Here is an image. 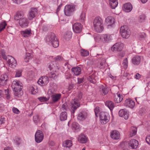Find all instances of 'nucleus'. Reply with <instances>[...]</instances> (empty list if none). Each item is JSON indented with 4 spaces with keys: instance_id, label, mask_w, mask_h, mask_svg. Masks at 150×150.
<instances>
[{
    "instance_id": "34",
    "label": "nucleus",
    "mask_w": 150,
    "mask_h": 150,
    "mask_svg": "<svg viewBox=\"0 0 150 150\" xmlns=\"http://www.w3.org/2000/svg\"><path fill=\"white\" fill-rule=\"evenodd\" d=\"M59 118L60 120L64 121L66 120L67 118V114L66 112H62L60 115Z\"/></svg>"
},
{
    "instance_id": "36",
    "label": "nucleus",
    "mask_w": 150,
    "mask_h": 150,
    "mask_svg": "<svg viewBox=\"0 0 150 150\" xmlns=\"http://www.w3.org/2000/svg\"><path fill=\"white\" fill-rule=\"evenodd\" d=\"M72 141L71 140H67L63 142V146L64 147H70L72 146Z\"/></svg>"
},
{
    "instance_id": "9",
    "label": "nucleus",
    "mask_w": 150,
    "mask_h": 150,
    "mask_svg": "<svg viewBox=\"0 0 150 150\" xmlns=\"http://www.w3.org/2000/svg\"><path fill=\"white\" fill-rule=\"evenodd\" d=\"M123 47V44L121 42H117L115 44L111 47V50L112 52L117 51H121Z\"/></svg>"
},
{
    "instance_id": "59",
    "label": "nucleus",
    "mask_w": 150,
    "mask_h": 150,
    "mask_svg": "<svg viewBox=\"0 0 150 150\" xmlns=\"http://www.w3.org/2000/svg\"><path fill=\"white\" fill-rule=\"evenodd\" d=\"M13 112L15 113L18 114L19 113L20 111L19 110L16 108H13L12 109Z\"/></svg>"
},
{
    "instance_id": "61",
    "label": "nucleus",
    "mask_w": 150,
    "mask_h": 150,
    "mask_svg": "<svg viewBox=\"0 0 150 150\" xmlns=\"http://www.w3.org/2000/svg\"><path fill=\"white\" fill-rule=\"evenodd\" d=\"M38 83L40 85L41 84L42 86L45 85V84H44V81H43L42 79H40L38 81Z\"/></svg>"
},
{
    "instance_id": "30",
    "label": "nucleus",
    "mask_w": 150,
    "mask_h": 150,
    "mask_svg": "<svg viewBox=\"0 0 150 150\" xmlns=\"http://www.w3.org/2000/svg\"><path fill=\"white\" fill-rule=\"evenodd\" d=\"M123 99L122 96L119 94H117V95H115L114 98L115 101L117 103H120L122 100Z\"/></svg>"
},
{
    "instance_id": "18",
    "label": "nucleus",
    "mask_w": 150,
    "mask_h": 150,
    "mask_svg": "<svg viewBox=\"0 0 150 150\" xmlns=\"http://www.w3.org/2000/svg\"><path fill=\"white\" fill-rule=\"evenodd\" d=\"M58 74L57 71L53 70L48 74L47 76L50 78L55 80L57 78Z\"/></svg>"
},
{
    "instance_id": "17",
    "label": "nucleus",
    "mask_w": 150,
    "mask_h": 150,
    "mask_svg": "<svg viewBox=\"0 0 150 150\" xmlns=\"http://www.w3.org/2000/svg\"><path fill=\"white\" fill-rule=\"evenodd\" d=\"M37 13V10L35 8H32L28 14V18L30 20L34 18Z\"/></svg>"
},
{
    "instance_id": "31",
    "label": "nucleus",
    "mask_w": 150,
    "mask_h": 150,
    "mask_svg": "<svg viewBox=\"0 0 150 150\" xmlns=\"http://www.w3.org/2000/svg\"><path fill=\"white\" fill-rule=\"evenodd\" d=\"M24 13L22 11H19L17 12L15 16L14 19L16 20H20L24 17Z\"/></svg>"
},
{
    "instance_id": "20",
    "label": "nucleus",
    "mask_w": 150,
    "mask_h": 150,
    "mask_svg": "<svg viewBox=\"0 0 150 150\" xmlns=\"http://www.w3.org/2000/svg\"><path fill=\"white\" fill-rule=\"evenodd\" d=\"M128 144L132 149H135L138 147L139 143L137 140L135 139H132L128 142Z\"/></svg>"
},
{
    "instance_id": "1",
    "label": "nucleus",
    "mask_w": 150,
    "mask_h": 150,
    "mask_svg": "<svg viewBox=\"0 0 150 150\" xmlns=\"http://www.w3.org/2000/svg\"><path fill=\"white\" fill-rule=\"evenodd\" d=\"M11 86L14 91V94L15 96L20 97L23 94L22 89L23 88L22 84L18 81H14L12 83Z\"/></svg>"
},
{
    "instance_id": "47",
    "label": "nucleus",
    "mask_w": 150,
    "mask_h": 150,
    "mask_svg": "<svg viewBox=\"0 0 150 150\" xmlns=\"http://www.w3.org/2000/svg\"><path fill=\"white\" fill-rule=\"evenodd\" d=\"M22 71L21 70H17L16 71V74L15 76L16 77H20L22 75Z\"/></svg>"
},
{
    "instance_id": "4",
    "label": "nucleus",
    "mask_w": 150,
    "mask_h": 150,
    "mask_svg": "<svg viewBox=\"0 0 150 150\" xmlns=\"http://www.w3.org/2000/svg\"><path fill=\"white\" fill-rule=\"evenodd\" d=\"M93 24L96 31L100 33L103 31L104 28L103 26V21L100 17H96L93 20Z\"/></svg>"
},
{
    "instance_id": "29",
    "label": "nucleus",
    "mask_w": 150,
    "mask_h": 150,
    "mask_svg": "<svg viewBox=\"0 0 150 150\" xmlns=\"http://www.w3.org/2000/svg\"><path fill=\"white\" fill-rule=\"evenodd\" d=\"M78 141L82 143H85L88 141V138L83 134H81L79 136Z\"/></svg>"
},
{
    "instance_id": "23",
    "label": "nucleus",
    "mask_w": 150,
    "mask_h": 150,
    "mask_svg": "<svg viewBox=\"0 0 150 150\" xmlns=\"http://www.w3.org/2000/svg\"><path fill=\"white\" fill-rule=\"evenodd\" d=\"M48 68H49L50 70L52 69L53 70H58L59 69V67L58 64H57L54 61H52L50 63L48 66Z\"/></svg>"
},
{
    "instance_id": "24",
    "label": "nucleus",
    "mask_w": 150,
    "mask_h": 150,
    "mask_svg": "<svg viewBox=\"0 0 150 150\" xmlns=\"http://www.w3.org/2000/svg\"><path fill=\"white\" fill-rule=\"evenodd\" d=\"M31 30L30 29H26L20 32L21 35L24 38L29 37L31 34Z\"/></svg>"
},
{
    "instance_id": "32",
    "label": "nucleus",
    "mask_w": 150,
    "mask_h": 150,
    "mask_svg": "<svg viewBox=\"0 0 150 150\" xmlns=\"http://www.w3.org/2000/svg\"><path fill=\"white\" fill-rule=\"evenodd\" d=\"M105 105L111 110H112L114 107V103L112 101L108 100L105 103Z\"/></svg>"
},
{
    "instance_id": "38",
    "label": "nucleus",
    "mask_w": 150,
    "mask_h": 150,
    "mask_svg": "<svg viewBox=\"0 0 150 150\" xmlns=\"http://www.w3.org/2000/svg\"><path fill=\"white\" fill-rule=\"evenodd\" d=\"M63 58L61 56H57L56 57L54 58L53 60L55 63L56 62H60L62 61Z\"/></svg>"
},
{
    "instance_id": "45",
    "label": "nucleus",
    "mask_w": 150,
    "mask_h": 150,
    "mask_svg": "<svg viewBox=\"0 0 150 150\" xmlns=\"http://www.w3.org/2000/svg\"><path fill=\"white\" fill-rule=\"evenodd\" d=\"M0 79L6 80V81H7L8 79V75L7 74H2L1 76Z\"/></svg>"
},
{
    "instance_id": "62",
    "label": "nucleus",
    "mask_w": 150,
    "mask_h": 150,
    "mask_svg": "<svg viewBox=\"0 0 150 150\" xmlns=\"http://www.w3.org/2000/svg\"><path fill=\"white\" fill-rule=\"evenodd\" d=\"M146 142L149 144H150V135L146 137Z\"/></svg>"
},
{
    "instance_id": "64",
    "label": "nucleus",
    "mask_w": 150,
    "mask_h": 150,
    "mask_svg": "<svg viewBox=\"0 0 150 150\" xmlns=\"http://www.w3.org/2000/svg\"><path fill=\"white\" fill-rule=\"evenodd\" d=\"M48 28L46 25H44L42 27V30L43 31H46L47 30Z\"/></svg>"
},
{
    "instance_id": "50",
    "label": "nucleus",
    "mask_w": 150,
    "mask_h": 150,
    "mask_svg": "<svg viewBox=\"0 0 150 150\" xmlns=\"http://www.w3.org/2000/svg\"><path fill=\"white\" fill-rule=\"evenodd\" d=\"M6 24L5 23H2L0 24V32L5 28Z\"/></svg>"
},
{
    "instance_id": "44",
    "label": "nucleus",
    "mask_w": 150,
    "mask_h": 150,
    "mask_svg": "<svg viewBox=\"0 0 150 150\" xmlns=\"http://www.w3.org/2000/svg\"><path fill=\"white\" fill-rule=\"evenodd\" d=\"M61 109L62 110H67L68 109L67 104L65 102L61 106Z\"/></svg>"
},
{
    "instance_id": "43",
    "label": "nucleus",
    "mask_w": 150,
    "mask_h": 150,
    "mask_svg": "<svg viewBox=\"0 0 150 150\" xmlns=\"http://www.w3.org/2000/svg\"><path fill=\"white\" fill-rule=\"evenodd\" d=\"M85 19V14L84 12H82L81 14L80 20L81 22H83Z\"/></svg>"
},
{
    "instance_id": "11",
    "label": "nucleus",
    "mask_w": 150,
    "mask_h": 150,
    "mask_svg": "<svg viewBox=\"0 0 150 150\" xmlns=\"http://www.w3.org/2000/svg\"><path fill=\"white\" fill-rule=\"evenodd\" d=\"M7 63L9 66L13 68L17 65V62L15 59L11 56H8L7 57Z\"/></svg>"
},
{
    "instance_id": "46",
    "label": "nucleus",
    "mask_w": 150,
    "mask_h": 150,
    "mask_svg": "<svg viewBox=\"0 0 150 150\" xmlns=\"http://www.w3.org/2000/svg\"><path fill=\"white\" fill-rule=\"evenodd\" d=\"M72 127L74 129L77 130L79 129V126L77 123L74 122L72 124Z\"/></svg>"
},
{
    "instance_id": "54",
    "label": "nucleus",
    "mask_w": 150,
    "mask_h": 150,
    "mask_svg": "<svg viewBox=\"0 0 150 150\" xmlns=\"http://www.w3.org/2000/svg\"><path fill=\"white\" fill-rule=\"evenodd\" d=\"M48 77V76H45L44 78H42V80L43 81H44V84H45V85L47 84L49 82Z\"/></svg>"
},
{
    "instance_id": "7",
    "label": "nucleus",
    "mask_w": 150,
    "mask_h": 150,
    "mask_svg": "<svg viewBox=\"0 0 150 150\" xmlns=\"http://www.w3.org/2000/svg\"><path fill=\"white\" fill-rule=\"evenodd\" d=\"M35 136V141L38 143L41 142L44 138L43 134L42 131L40 130H38L36 132Z\"/></svg>"
},
{
    "instance_id": "13",
    "label": "nucleus",
    "mask_w": 150,
    "mask_h": 150,
    "mask_svg": "<svg viewBox=\"0 0 150 150\" xmlns=\"http://www.w3.org/2000/svg\"><path fill=\"white\" fill-rule=\"evenodd\" d=\"M87 114L86 112L83 111H79L77 115V119L79 121H83L86 118Z\"/></svg>"
},
{
    "instance_id": "6",
    "label": "nucleus",
    "mask_w": 150,
    "mask_h": 150,
    "mask_svg": "<svg viewBox=\"0 0 150 150\" xmlns=\"http://www.w3.org/2000/svg\"><path fill=\"white\" fill-rule=\"evenodd\" d=\"M99 117L101 122L104 124H106L109 121V115L106 112H100L99 114Z\"/></svg>"
},
{
    "instance_id": "56",
    "label": "nucleus",
    "mask_w": 150,
    "mask_h": 150,
    "mask_svg": "<svg viewBox=\"0 0 150 150\" xmlns=\"http://www.w3.org/2000/svg\"><path fill=\"white\" fill-rule=\"evenodd\" d=\"M0 124L2 125L5 123V120L4 117L1 116L0 118Z\"/></svg>"
},
{
    "instance_id": "57",
    "label": "nucleus",
    "mask_w": 150,
    "mask_h": 150,
    "mask_svg": "<svg viewBox=\"0 0 150 150\" xmlns=\"http://www.w3.org/2000/svg\"><path fill=\"white\" fill-rule=\"evenodd\" d=\"M94 112L96 116L98 117V115L99 114V108L96 107L94 109Z\"/></svg>"
},
{
    "instance_id": "40",
    "label": "nucleus",
    "mask_w": 150,
    "mask_h": 150,
    "mask_svg": "<svg viewBox=\"0 0 150 150\" xmlns=\"http://www.w3.org/2000/svg\"><path fill=\"white\" fill-rule=\"evenodd\" d=\"M81 55L83 57H86L89 54L88 51L84 49H82L81 51Z\"/></svg>"
},
{
    "instance_id": "21",
    "label": "nucleus",
    "mask_w": 150,
    "mask_h": 150,
    "mask_svg": "<svg viewBox=\"0 0 150 150\" xmlns=\"http://www.w3.org/2000/svg\"><path fill=\"white\" fill-rule=\"evenodd\" d=\"M28 21L27 18L23 17L19 20V23L22 28H26L28 26Z\"/></svg>"
},
{
    "instance_id": "52",
    "label": "nucleus",
    "mask_w": 150,
    "mask_h": 150,
    "mask_svg": "<svg viewBox=\"0 0 150 150\" xmlns=\"http://www.w3.org/2000/svg\"><path fill=\"white\" fill-rule=\"evenodd\" d=\"M7 81L6 80H3L0 79V85L1 86H4L6 84V82Z\"/></svg>"
},
{
    "instance_id": "60",
    "label": "nucleus",
    "mask_w": 150,
    "mask_h": 150,
    "mask_svg": "<svg viewBox=\"0 0 150 150\" xmlns=\"http://www.w3.org/2000/svg\"><path fill=\"white\" fill-rule=\"evenodd\" d=\"M78 82L77 84H80L81 83H82L83 81V78H78Z\"/></svg>"
},
{
    "instance_id": "15",
    "label": "nucleus",
    "mask_w": 150,
    "mask_h": 150,
    "mask_svg": "<svg viewBox=\"0 0 150 150\" xmlns=\"http://www.w3.org/2000/svg\"><path fill=\"white\" fill-rule=\"evenodd\" d=\"M73 30L76 33H79L81 31L82 25L80 23H76L73 25Z\"/></svg>"
},
{
    "instance_id": "58",
    "label": "nucleus",
    "mask_w": 150,
    "mask_h": 150,
    "mask_svg": "<svg viewBox=\"0 0 150 150\" xmlns=\"http://www.w3.org/2000/svg\"><path fill=\"white\" fill-rule=\"evenodd\" d=\"M33 120L34 122L37 123L39 121V117L38 115H36L33 117Z\"/></svg>"
},
{
    "instance_id": "22",
    "label": "nucleus",
    "mask_w": 150,
    "mask_h": 150,
    "mask_svg": "<svg viewBox=\"0 0 150 150\" xmlns=\"http://www.w3.org/2000/svg\"><path fill=\"white\" fill-rule=\"evenodd\" d=\"M110 137L112 139H118L120 138V134L118 131L114 130L111 132Z\"/></svg>"
},
{
    "instance_id": "27",
    "label": "nucleus",
    "mask_w": 150,
    "mask_h": 150,
    "mask_svg": "<svg viewBox=\"0 0 150 150\" xmlns=\"http://www.w3.org/2000/svg\"><path fill=\"white\" fill-rule=\"evenodd\" d=\"M71 71L75 75L78 76L81 74V69L80 67H76L72 68Z\"/></svg>"
},
{
    "instance_id": "48",
    "label": "nucleus",
    "mask_w": 150,
    "mask_h": 150,
    "mask_svg": "<svg viewBox=\"0 0 150 150\" xmlns=\"http://www.w3.org/2000/svg\"><path fill=\"white\" fill-rule=\"evenodd\" d=\"M49 98H47L45 97H41L38 98L39 100L41 102H46L49 99Z\"/></svg>"
},
{
    "instance_id": "39",
    "label": "nucleus",
    "mask_w": 150,
    "mask_h": 150,
    "mask_svg": "<svg viewBox=\"0 0 150 150\" xmlns=\"http://www.w3.org/2000/svg\"><path fill=\"white\" fill-rule=\"evenodd\" d=\"M128 62L127 58H126L123 60L122 64L125 69H127L128 67Z\"/></svg>"
},
{
    "instance_id": "10",
    "label": "nucleus",
    "mask_w": 150,
    "mask_h": 150,
    "mask_svg": "<svg viewBox=\"0 0 150 150\" xmlns=\"http://www.w3.org/2000/svg\"><path fill=\"white\" fill-rule=\"evenodd\" d=\"M62 95L60 93H54L51 96L52 103H55L58 102L60 99Z\"/></svg>"
},
{
    "instance_id": "35",
    "label": "nucleus",
    "mask_w": 150,
    "mask_h": 150,
    "mask_svg": "<svg viewBox=\"0 0 150 150\" xmlns=\"http://www.w3.org/2000/svg\"><path fill=\"white\" fill-rule=\"evenodd\" d=\"M72 36V33L70 31L66 32L64 35V38L67 41L70 40Z\"/></svg>"
},
{
    "instance_id": "26",
    "label": "nucleus",
    "mask_w": 150,
    "mask_h": 150,
    "mask_svg": "<svg viewBox=\"0 0 150 150\" xmlns=\"http://www.w3.org/2000/svg\"><path fill=\"white\" fill-rule=\"evenodd\" d=\"M100 91L103 95H105L108 92V88L105 85H101L100 86Z\"/></svg>"
},
{
    "instance_id": "28",
    "label": "nucleus",
    "mask_w": 150,
    "mask_h": 150,
    "mask_svg": "<svg viewBox=\"0 0 150 150\" xmlns=\"http://www.w3.org/2000/svg\"><path fill=\"white\" fill-rule=\"evenodd\" d=\"M132 63L135 65L139 64L140 62V57L138 55H137L134 57L132 59Z\"/></svg>"
},
{
    "instance_id": "2",
    "label": "nucleus",
    "mask_w": 150,
    "mask_h": 150,
    "mask_svg": "<svg viewBox=\"0 0 150 150\" xmlns=\"http://www.w3.org/2000/svg\"><path fill=\"white\" fill-rule=\"evenodd\" d=\"M82 93L81 92H79L78 94V98H76L73 99L70 103V111L72 114H74L75 111L80 106V104L79 100L82 98Z\"/></svg>"
},
{
    "instance_id": "55",
    "label": "nucleus",
    "mask_w": 150,
    "mask_h": 150,
    "mask_svg": "<svg viewBox=\"0 0 150 150\" xmlns=\"http://www.w3.org/2000/svg\"><path fill=\"white\" fill-rule=\"evenodd\" d=\"M6 96V97L8 99H9L10 98V95L9 94V90L8 89H5L4 90Z\"/></svg>"
},
{
    "instance_id": "41",
    "label": "nucleus",
    "mask_w": 150,
    "mask_h": 150,
    "mask_svg": "<svg viewBox=\"0 0 150 150\" xmlns=\"http://www.w3.org/2000/svg\"><path fill=\"white\" fill-rule=\"evenodd\" d=\"M88 80L91 83L94 84L95 83V80L93 76H90L87 78Z\"/></svg>"
},
{
    "instance_id": "42",
    "label": "nucleus",
    "mask_w": 150,
    "mask_h": 150,
    "mask_svg": "<svg viewBox=\"0 0 150 150\" xmlns=\"http://www.w3.org/2000/svg\"><path fill=\"white\" fill-rule=\"evenodd\" d=\"M137 132V128L135 127H133L132 128V132H131V133L130 134V137H132L134 136L136 134Z\"/></svg>"
},
{
    "instance_id": "8",
    "label": "nucleus",
    "mask_w": 150,
    "mask_h": 150,
    "mask_svg": "<svg viewBox=\"0 0 150 150\" xmlns=\"http://www.w3.org/2000/svg\"><path fill=\"white\" fill-rule=\"evenodd\" d=\"M75 9V7L73 6L70 5H66L64 8V12L66 16H69L71 15L72 12Z\"/></svg>"
},
{
    "instance_id": "37",
    "label": "nucleus",
    "mask_w": 150,
    "mask_h": 150,
    "mask_svg": "<svg viewBox=\"0 0 150 150\" xmlns=\"http://www.w3.org/2000/svg\"><path fill=\"white\" fill-rule=\"evenodd\" d=\"M32 58V56L30 53H26L24 58L25 61L26 62H28L29 60L31 59Z\"/></svg>"
},
{
    "instance_id": "33",
    "label": "nucleus",
    "mask_w": 150,
    "mask_h": 150,
    "mask_svg": "<svg viewBox=\"0 0 150 150\" xmlns=\"http://www.w3.org/2000/svg\"><path fill=\"white\" fill-rule=\"evenodd\" d=\"M109 4L111 8L114 9L117 5V0H109Z\"/></svg>"
},
{
    "instance_id": "25",
    "label": "nucleus",
    "mask_w": 150,
    "mask_h": 150,
    "mask_svg": "<svg viewBox=\"0 0 150 150\" xmlns=\"http://www.w3.org/2000/svg\"><path fill=\"white\" fill-rule=\"evenodd\" d=\"M124 11L127 12H129L131 11L132 8V6L131 4L129 3H126L123 5Z\"/></svg>"
},
{
    "instance_id": "16",
    "label": "nucleus",
    "mask_w": 150,
    "mask_h": 150,
    "mask_svg": "<svg viewBox=\"0 0 150 150\" xmlns=\"http://www.w3.org/2000/svg\"><path fill=\"white\" fill-rule=\"evenodd\" d=\"M119 115L120 117H124L125 120H127L128 118V112L125 109L120 110L119 112Z\"/></svg>"
},
{
    "instance_id": "3",
    "label": "nucleus",
    "mask_w": 150,
    "mask_h": 150,
    "mask_svg": "<svg viewBox=\"0 0 150 150\" xmlns=\"http://www.w3.org/2000/svg\"><path fill=\"white\" fill-rule=\"evenodd\" d=\"M45 40L48 44H50L54 48H57L59 46V40L53 33H49L46 37Z\"/></svg>"
},
{
    "instance_id": "63",
    "label": "nucleus",
    "mask_w": 150,
    "mask_h": 150,
    "mask_svg": "<svg viewBox=\"0 0 150 150\" xmlns=\"http://www.w3.org/2000/svg\"><path fill=\"white\" fill-rule=\"evenodd\" d=\"M140 75L139 73H137L135 76L134 78L137 79H139L140 78Z\"/></svg>"
},
{
    "instance_id": "5",
    "label": "nucleus",
    "mask_w": 150,
    "mask_h": 150,
    "mask_svg": "<svg viewBox=\"0 0 150 150\" xmlns=\"http://www.w3.org/2000/svg\"><path fill=\"white\" fill-rule=\"evenodd\" d=\"M120 33L122 36L124 38H128L130 36L131 32L126 25H124L121 27L120 29Z\"/></svg>"
},
{
    "instance_id": "14",
    "label": "nucleus",
    "mask_w": 150,
    "mask_h": 150,
    "mask_svg": "<svg viewBox=\"0 0 150 150\" xmlns=\"http://www.w3.org/2000/svg\"><path fill=\"white\" fill-rule=\"evenodd\" d=\"M115 23V20L114 18L112 16H108L105 19V24L108 27H111Z\"/></svg>"
},
{
    "instance_id": "12",
    "label": "nucleus",
    "mask_w": 150,
    "mask_h": 150,
    "mask_svg": "<svg viewBox=\"0 0 150 150\" xmlns=\"http://www.w3.org/2000/svg\"><path fill=\"white\" fill-rule=\"evenodd\" d=\"M98 38L105 42H109L112 39V37L109 34H103L101 36H98Z\"/></svg>"
},
{
    "instance_id": "51",
    "label": "nucleus",
    "mask_w": 150,
    "mask_h": 150,
    "mask_svg": "<svg viewBox=\"0 0 150 150\" xmlns=\"http://www.w3.org/2000/svg\"><path fill=\"white\" fill-rule=\"evenodd\" d=\"M125 55V53L124 51H122L118 54V56L120 58H122L124 57Z\"/></svg>"
},
{
    "instance_id": "49",
    "label": "nucleus",
    "mask_w": 150,
    "mask_h": 150,
    "mask_svg": "<svg viewBox=\"0 0 150 150\" xmlns=\"http://www.w3.org/2000/svg\"><path fill=\"white\" fill-rule=\"evenodd\" d=\"M145 16L144 15H140L139 17V21L140 22H143L145 18Z\"/></svg>"
},
{
    "instance_id": "19",
    "label": "nucleus",
    "mask_w": 150,
    "mask_h": 150,
    "mask_svg": "<svg viewBox=\"0 0 150 150\" xmlns=\"http://www.w3.org/2000/svg\"><path fill=\"white\" fill-rule=\"evenodd\" d=\"M125 106L132 108L135 105V103L133 100L130 99H126L124 103Z\"/></svg>"
},
{
    "instance_id": "53",
    "label": "nucleus",
    "mask_w": 150,
    "mask_h": 150,
    "mask_svg": "<svg viewBox=\"0 0 150 150\" xmlns=\"http://www.w3.org/2000/svg\"><path fill=\"white\" fill-rule=\"evenodd\" d=\"M14 141L16 144L17 145H18L20 143V139L17 137H15Z\"/></svg>"
}]
</instances>
